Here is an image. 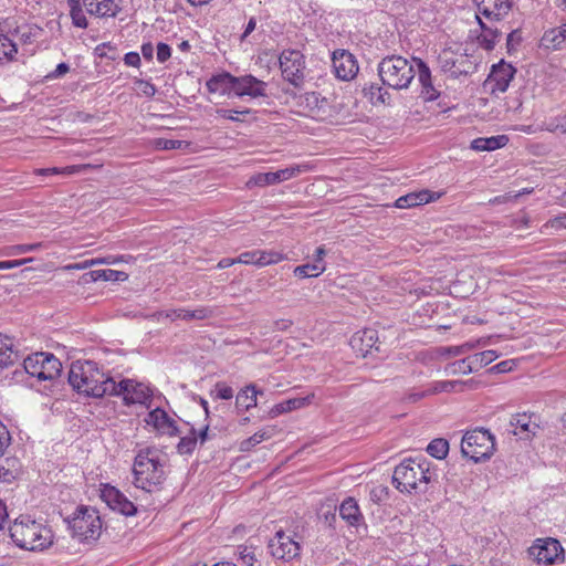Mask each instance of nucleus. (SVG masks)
I'll use <instances>...</instances> for the list:
<instances>
[{
	"instance_id": "1",
	"label": "nucleus",
	"mask_w": 566,
	"mask_h": 566,
	"mask_svg": "<svg viewBox=\"0 0 566 566\" xmlns=\"http://www.w3.org/2000/svg\"><path fill=\"white\" fill-rule=\"evenodd\" d=\"M69 384L81 395L102 398L115 389L114 378L93 360H76L69 371Z\"/></svg>"
},
{
	"instance_id": "2",
	"label": "nucleus",
	"mask_w": 566,
	"mask_h": 566,
	"mask_svg": "<svg viewBox=\"0 0 566 566\" xmlns=\"http://www.w3.org/2000/svg\"><path fill=\"white\" fill-rule=\"evenodd\" d=\"M9 532L18 547L31 552H43L54 543V533L48 524L25 515L17 517Z\"/></svg>"
},
{
	"instance_id": "3",
	"label": "nucleus",
	"mask_w": 566,
	"mask_h": 566,
	"mask_svg": "<svg viewBox=\"0 0 566 566\" xmlns=\"http://www.w3.org/2000/svg\"><path fill=\"white\" fill-rule=\"evenodd\" d=\"M436 475L431 463L423 458H409L402 460L394 470L392 482L402 493L426 492L428 484Z\"/></svg>"
},
{
	"instance_id": "4",
	"label": "nucleus",
	"mask_w": 566,
	"mask_h": 566,
	"mask_svg": "<svg viewBox=\"0 0 566 566\" xmlns=\"http://www.w3.org/2000/svg\"><path fill=\"white\" fill-rule=\"evenodd\" d=\"M294 107L295 114L328 125H339L344 119L343 106L318 92H306L300 95Z\"/></svg>"
},
{
	"instance_id": "5",
	"label": "nucleus",
	"mask_w": 566,
	"mask_h": 566,
	"mask_svg": "<svg viewBox=\"0 0 566 566\" xmlns=\"http://www.w3.org/2000/svg\"><path fill=\"white\" fill-rule=\"evenodd\" d=\"M133 474V483L136 488L147 492L159 489L165 480V471L157 451L151 449L139 451L135 457Z\"/></svg>"
},
{
	"instance_id": "6",
	"label": "nucleus",
	"mask_w": 566,
	"mask_h": 566,
	"mask_svg": "<svg viewBox=\"0 0 566 566\" xmlns=\"http://www.w3.org/2000/svg\"><path fill=\"white\" fill-rule=\"evenodd\" d=\"M122 10V0H70V15L75 27L86 29L85 12L96 19L115 18Z\"/></svg>"
},
{
	"instance_id": "7",
	"label": "nucleus",
	"mask_w": 566,
	"mask_h": 566,
	"mask_svg": "<svg viewBox=\"0 0 566 566\" xmlns=\"http://www.w3.org/2000/svg\"><path fill=\"white\" fill-rule=\"evenodd\" d=\"M382 83L391 88H407L415 77L411 63L402 56L384 59L378 66Z\"/></svg>"
},
{
	"instance_id": "8",
	"label": "nucleus",
	"mask_w": 566,
	"mask_h": 566,
	"mask_svg": "<svg viewBox=\"0 0 566 566\" xmlns=\"http://www.w3.org/2000/svg\"><path fill=\"white\" fill-rule=\"evenodd\" d=\"M495 450V440L489 430L467 431L462 438L461 452L464 457L479 462L491 458Z\"/></svg>"
},
{
	"instance_id": "9",
	"label": "nucleus",
	"mask_w": 566,
	"mask_h": 566,
	"mask_svg": "<svg viewBox=\"0 0 566 566\" xmlns=\"http://www.w3.org/2000/svg\"><path fill=\"white\" fill-rule=\"evenodd\" d=\"M69 524L73 537L80 541L97 539L102 533L101 516L93 507H78Z\"/></svg>"
},
{
	"instance_id": "10",
	"label": "nucleus",
	"mask_w": 566,
	"mask_h": 566,
	"mask_svg": "<svg viewBox=\"0 0 566 566\" xmlns=\"http://www.w3.org/2000/svg\"><path fill=\"white\" fill-rule=\"evenodd\" d=\"M281 75L294 87H301L305 81L306 60L297 49H284L277 56Z\"/></svg>"
},
{
	"instance_id": "11",
	"label": "nucleus",
	"mask_w": 566,
	"mask_h": 566,
	"mask_svg": "<svg viewBox=\"0 0 566 566\" xmlns=\"http://www.w3.org/2000/svg\"><path fill=\"white\" fill-rule=\"evenodd\" d=\"M24 370L39 380H53L62 371L61 361L51 353H34L23 361Z\"/></svg>"
},
{
	"instance_id": "12",
	"label": "nucleus",
	"mask_w": 566,
	"mask_h": 566,
	"mask_svg": "<svg viewBox=\"0 0 566 566\" xmlns=\"http://www.w3.org/2000/svg\"><path fill=\"white\" fill-rule=\"evenodd\" d=\"M268 549L270 555L284 563H291L300 558L302 546L291 532L277 530L269 539Z\"/></svg>"
},
{
	"instance_id": "13",
	"label": "nucleus",
	"mask_w": 566,
	"mask_h": 566,
	"mask_svg": "<svg viewBox=\"0 0 566 566\" xmlns=\"http://www.w3.org/2000/svg\"><path fill=\"white\" fill-rule=\"evenodd\" d=\"M530 556L538 565H554L565 559L564 548L555 538H537L528 548Z\"/></svg>"
},
{
	"instance_id": "14",
	"label": "nucleus",
	"mask_w": 566,
	"mask_h": 566,
	"mask_svg": "<svg viewBox=\"0 0 566 566\" xmlns=\"http://www.w3.org/2000/svg\"><path fill=\"white\" fill-rule=\"evenodd\" d=\"M109 396H119L123 398L125 405H146L151 396V389L137 380L134 379H122L115 381L114 391L109 392Z\"/></svg>"
},
{
	"instance_id": "15",
	"label": "nucleus",
	"mask_w": 566,
	"mask_h": 566,
	"mask_svg": "<svg viewBox=\"0 0 566 566\" xmlns=\"http://www.w3.org/2000/svg\"><path fill=\"white\" fill-rule=\"evenodd\" d=\"M515 73L516 69L512 64L506 63L503 60L500 61L497 64L492 66L491 72L484 82V90L492 95L506 92L510 83L515 76Z\"/></svg>"
},
{
	"instance_id": "16",
	"label": "nucleus",
	"mask_w": 566,
	"mask_h": 566,
	"mask_svg": "<svg viewBox=\"0 0 566 566\" xmlns=\"http://www.w3.org/2000/svg\"><path fill=\"white\" fill-rule=\"evenodd\" d=\"M101 499L113 511H117L125 516L136 514L135 504L129 501L118 489L109 484H102Z\"/></svg>"
},
{
	"instance_id": "17",
	"label": "nucleus",
	"mask_w": 566,
	"mask_h": 566,
	"mask_svg": "<svg viewBox=\"0 0 566 566\" xmlns=\"http://www.w3.org/2000/svg\"><path fill=\"white\" fill-rule=\"evenodd\" d=\"M213 314V311L209 307H198L196 310H188V308H171V310H165V311H158L153 314V318L156 322H164V321H202L206 318L211 317Z\"/></svg>"
},
{
	"instance_id": "18",
	"label": "nucleus",
	"mask_w": 566,
	"mask_h": 566,
	"mask_svg": "<svg viewBox=\"0 0 566 566\" xmlns=\"http://www.w3.org/2000/svg\"><path fill=\"white\" fill-rule=\"evenodd\" d=\"M481 382L475 379L468 380H440L432 384V386L421 394H415L409 396V400L418 401L426 395H433L439 392H463L465 390H474L480 387Z\"/></svg>"
},
{
	"instance_id": "19",
	"label": "nucleus",
	"mask_w": 566,
	"mask_h": 566,
	"mask_svg": "<svg viewBox=\"0 0 566 566\" xmlns=\"http://www.w3.org/2000/svg\"><path fill=\"white\" fill-rule=\"evenodd\" d=\"M335 75L344 81L354 78L358 72L355 56L346 50H336L332 57Z\"/></svg>"
},
{
	"instance_id": "20",
	"label": "nucleus",
	"mask_w": 566,
	"mask_h": 566,
	"mask_svg": "<svg viewBox=\"0 0 566 566\" xmlns=\"http://www.w3.org/2000/svg\"><path fill=\"white\" fill-rule=\"evenodd\" d=\"M145 421L160 434L175 437L178 433L176 421L161 408H155L148 412Z\"/></svg>"
},
{
	"instance_id": "21",
	"label": "nucleus",
	"mask_w": 566,
	"mask_h": 566,
	"mask_svg": "<svg viewBox=\"0 0 566 566\" xmlns=\"http://www.w3.org/2000/svg\"><path fill=\"white\" fill-rule=\"evenodd\" d=\"M378 343V333L374 328H365L356 332L349 340V345L356 356L366 357Z\"/></svg>"
},
{
	"instance_id": "22",
	"label": "nucleus",
	"mask_w": 566,
	"mask_h": 566,
	"mask_svg": "<svg viewBox=\"0 0 566 566\" xmlns=\"http://www.w3.org/2000/svg\"><path fill=\"white\" fill-rule=\"evenodd\" d=\"M512 9V0H481L479 12L490 21H499Z\"/></svg>"
},
{
	"instance_id": "23",
	"label": "nucleus",
	"mask_w": 566,
	"mask_h": 566,
	"mask_svg": "<svg viewBox=\"0 0 566 566\" xmlns=\"http://www.w3.org/2000/svg\"><path fill=\"white\" fill-rule=\"evenodd\" d=\"M103 164H78L71 165L66 167H52V168H36L33 174L36 176H51V175H63L71 176L75 174H81L87 171L90 169H101Z\"/></svg>"
},
{
	"instance_id": "24",
	"label": "nucleus",
	"mask_w": 566,
	"mask_h": 566,
	"mask_svg": "<svg viewBox=\"0 0 566 566\" xmlns=\"http://www.w3.org/2000/svg\"><path fill=\"white\" fill-rule=\"evenodd\" d=\"M437 198L433 192L430 190H421L418 192H410L405 196L399 197L394 206L398 209H408L421 205L429 203L434 201Z\"/></svg>"
},
{
	"instance_id": "25",
	"label": "nucleus",
	"mask_w": 566,
	"mask_h": 566,
	"mask_svg": "<svg viewBox=\"0 0 566 566\" xmlns=\"http://www.w3.org/2000/svg\"><path fill=\"white\" fill-rule=\"evenodd\" d=\"M541 46L557 51L566 43V22L557 28L548 29L541 38Z\"/></svg>"
},
{
	"instance_id": "26",
	"label": "nucleus",
	"mask_w": 566,
	"mask_h": 566,
	"mask_svg": "<svg viewBox=\"0 0 566 566\" xmlns=\"http://www.w3.org/2000/svg\"><path fill=\"white\" fill-rule=\"evenodd\" d=\"M314 397H315V395L312 392L305 397L291 398V399L282 401V402H279L270 409V416L276 417L282 413H286V412H290L293 410H297V409L307 407L308 405H311Z\"/></svg>"
},
{
	"instance_id": "27",
	"label": "nucleus",
	"mask_w": 566,
	"mask_h": 566,
	"mask_svg": "<svg viewBox=\"0 0 566 566\" xmlns=\"http://www.w3.org/2000/svg\"><path fill=\"white\" fill-rule=\"evenodd\" d=\"M208 426L200 429L199 431L193 428L190 432L184 436L177 444V451L179 454H191L197 448L198 441L205 442L207 439Z\"/></svg>"
},
{
	"instance_id": "28",
	"label": "nucleus",
	"mask_w": 566,
	"mask_h": 566,
	"mask_svg": "<svg viewBox=\"0 0 566 566\" xmlns=\"http://www.w3.org/2000/svg\"><path fill=\"white\" fill-rule=\"evenodd\" d=\"M286 260V254L275 250H256L250 252V264L268 266Z\"/></svg>"
},
{
	"instance_id": "29",
	"label": "nucleus",
	"mask_w": 566,
	"mask_h": 566,
	"mask_svg": "<svg viewBox=\"0 0 566 566\" xmlns=\"http://www.w3.org/2000/svg\"><path fill=\"white\" fill-rule=\"evenodd\" d=\"M419 82L421 84V97L427 102L436 101L440 93L433 87L431 83V74L429 67L419 61Z\"/></svg>"
},
{
	"instance_id": "30",
	"label": "nucleus",
	"mask_w": 566,
	"mask_h": 566,
	"mask_svg": "<svg viewBox=\"0 0 566 566\" xmlns=\"http://www.w3.org/2000/svg\"><path fill=\"white\" fill-rule=\"evenodd\" d=\"M510 139L506 135L479 137L472 140L471 148L476 151H492L505 147Z\"/></svg>"
},
{
	"instance_id": "31",
	"label": "nucleus",
	"mask_w": 566,
	"mask_h": 566,
	"mask_svg": "<svg viewBox=\"0 0 566 566\" xmlns=\"http://www.w3.org/2000/svg\"><path fill=\"white\" fill-rule=\"evenodd\" d=\"M235 84L237 83L234 82V77L232 75L229 73H222L212 76L207 82V88L210 93L213 94L228 95L231 87H233Z\"/></svg>"
},
{
	"instance_id": "32",
	"label": "nucleus",
	"mask_w": 566,
	"mask_h": 566,
	"mask_svg": "<svg viewBox=\"0 0 566 566\" xmlns=\"http://www.w3.org/2000/svg\"><path fill=\"white\" fill-rule=\"evenodd\" d=\"M339 515L350 526H357L363 518L359 506L356 500L353 497H347L342 502L339 507Z\"/></svg>"
},
{
	"instance_id": "33",
	"label": "nucleus",
	"mask_w": 566,
	"mask_h": 566,
	"mask_svg": "<svg viewBox=\"0 0 566 566\" xmlns=\"http://www.w3.org/2000/svg\"><path fill=\"white\" fill-rule=\"evenodd\" d=\"M21 473V463L17 458H6L0 461V482L12 483Z\"/></svg>"
},
{
	"instance_id": "34",
	"label": "nucleus",
	"mask_w": 566,
	"mask_h": 566,
	"mask_svg": "<svg viewBox=\"0 0 566 566\" xmlns=\"http://www.w3.org/2000/svg\"><path fill=\"white\" fill-rule=\"evenodd\" d=\"M479 20L480 27L482 29L481 34L478 36V43L481 48L486 51H491L494 49L496 42L501 36V32L496 28H492L485 24L479 15H476Z\"/></svg>"
},
{
	"instance_id": "35",
	"label": "nucleus",
	"mask_w": 566,
	"mask_h": 566,
	"mask_svg": "<svg viewBox=\"0 0 566 566\" xmlns=\"http://www.w3.org/2000/svg\"><path fill=\"white\" fill-rule=\"evenodd\" d=\"M85 282H96V281H125L128 279V274L123 271L117 270H94L86 274H84Z\"/></svg>"
},
{
	"instance_id": "36",
	"label": "nucleus",
	"mask_w": 566,
	"mask_h": 566,
	"mask_svg": "<svg viewBox=\"0 0 566 566\" xmlns=\"http://www.w3.org/2000/svg\"><path fill=\"white\" fill-rule=\"evenodd\" d=\"M15 355L17 354L12 338L0 334V368L12 365Z\"/></svg>"
},
{
	"instance_id": "37",
	"label": "nucleus",
	"mask_w": 566,
	"mask_h": 566,
	"mask_svg": "<svg viewBox=\"0 0 566 566\" xmlns=\"http://www.w3.org/2000/svg\"><path fill=\"white\" fill-rule=\"evenodd\" d=\"M511 426L514 428V434H525L526 437L533 432L535 423L532 421V416L525 412L516 413L511 419Z\"/></svg>"
},
{
	"instance_id": "38",
	"label": "nucleus",
	"mask_w": 566,
	"mask_h": 566,
	"mask_svg": "<svg viewBox=\"0 0 566 566\" xmlns=\"http://www.w3.org/2000/svg\"><path fill=\"white\" fill-rule=\"evenodd\" d=\"M17 54V43L8 35L0 33V64L14 61Z\"/></svg>"
},
{
	"instance_id": "39",
	"label": "nucleus",
	"mask_w": 566,
	"mask_h": 566,
	"mask_svg": "<svg viewBox=\"0 0 566 566\" xmlns=\"http://www.w3.org/2000/svg\"><path fill=\"white\" fill-rule=\"evenodd\" d=\"M476 358L468 356L463 359L453 361L449 364L446 368V371L451 375H468L470 373L476 371L475 363Z\"/></svg>"
},
{
	"instance_id": "40",
	"label": "nucleus",
	"mask_w": 566,
	"mask_h": 566,
	"mask_svg": "<svg viewBox=\"0 0 566 566\" xmlns=\"http://www.w3.org/2000/svg\"><path fill=\"white\" fill-rule=\"evenodd\" d=\"M326 271L325 263H307L294 268L293 273L298 279L317 277Z\"/></svg>"
},
{
	"instance_id": "41",
	"label": "nucleus",
	"mask_w": 566,
	"mask_h": 566,
	"mask_svg": "<svg viewBox=\"0 0 566 566\" xmlns=\"http://www.w3.org/2000/svg\"><path fill=\"white\" fill-rule=\"evenodd\" d=\"M153 146L155 149H158V150L189 149L191 146V143L185 142V140L156 138L153 140Z\"/></svg>"
},
{
	"instance_id": "42",
	"label": "nucleus",
	"mask_w": 566,
	"mask_h": 566,
	"mask_svg": "<svg viewBox=\"0 0 566 566\" xmlns=\"http://www.w3.org/2000/svg\"><path fill=\"white\" fill-rule=\"evenodd\" d=\"M427 452L436 459H444L449 452V442L446 439H433L427 447Z\"/></svg>"
},
{
	"instance_id": "43",
	"label": "nucleus",
	"mask_w": 566,
	"mask_h": 566,
	"mask_svg": "<svg viewBox=\"0 0 566 566\" xmlns=\"http://www.w3.org/2000/svg\"><path fill=\"white\" fill-rule=\"evenodd\" d=\"M308 170L307 165H292L290 167H286L284 169H280L277 171H274L276 184L290 180L296 176H298L302 172H305Z\"/></svg>"
},
{
	"instance_id": "44",
	"label": "nucleus",
	"mask_w": 566,
	"mask_h": 566,
	"mask_svg": "<svg viewBox=\"0 0 566 566\" xmlns=\"http://www.w3.org/2000/svg\"><path fill=\"white\" fill-rule=\"evenodd\" d=\"M15 32L18 33L20 41L23 43H32L42 33V29L38 25L24 24L18 27Z\"/></svg>"
},
{
	"instance_id": "45",
	"label": "nucleus",
	"mask_w": 566,
	"mask_h": 566,
	"mask_svg": "<svg viewBox=\"0 0 566 566\" xmlns=\"http://www.w3.org/2000/svg\"><path fill=\"white\" fill-rule=\"evenodd\" d=\"M42 247H43L42 242L31 243V244H17V245H12V247L7 248L6 251H4V254L6 255L23 254V253H28V252H32V251L39 250Z\"/></svg>"
},
{
	"instance_id": "46",
	"label": "nucleus",
	"mask_w": 566,
	"mask_h": 566,
	"mask_svg": "<svg viewBox=\"0 0 566 566\" xmlns=\"http://www.w3.org/2000/svg\"><path fill=\"white\" fill-rule=\"evenodd\" d=\"M472 357L476 358V361L474 364L476 366V369H479L491 364L499 356L495 350H484L481 353L473 354Z\"/></svg>"
},
{
	"instance_id": "47",
	"label": "nucleus",
	"mask_w": 566,
	"mask_h": 566,
	"mask_svg": "<svg viewBox=\"0 0 566 566\" xmlns=\"http://www.w3.org/2000/svg\"><path fill=\"white\" fill-rule=\"evenodd\" d=\"M211 395L217 399L229 400L233 397V389L226 382H217Z\"/></svg>"
},
{
	"instance_id": "48",
	"label": "nucleus",
	"mask_w": 566,
	"mask_h": 566,
	"mask_svg": "<svg viewBox=\"0 0 566 566\" xmlns=\"http://www.w3.org/2000/svg\"><path fill=\"white\" fill-rule=\"evenodd\" d=\"M548 229H554L556 231L560 229H566V213H559L558 216L549 219L543 226L541 231L545 232Z\"/></svg>"
},
{
	"instance_id": "49",
	"label": "nucleus",
	"mask_w": 566,
	"mask_h": 566,
	"mask_svg": "<svg viewBox=\"0 0 566 566\" xmlns=\"http://www.w3.org/2000/svg\"><path fill=\"white\" fill-rule=\"evenodd\" d=\"M250 182H253L254 185L260 186V187L275 185L276 184L275 174H274V171L273 172L270 171V172L255 174L250 179Z\"/></svg>"
},
{
	"instance_id": "50",
	"label": "nucleus",
	"mask_w": 566,
	"mask_h": 566,
	"mask_svg": "<svg viewBox=\"0 0 566 566\" xmlns=\"http://www.w3.org/2000/svg\"><path fill=\"white\" fill-rule=\"evenodd\" d=\"M266 84L258 81L255 77L250 75V98H256L264 95Z\"/></svg>"
},
{
	"instance_id": "51",
	"label": "nucleus",
	"mask_w": 566,
	"mask_h": 566,
	"mask_svg": "<svg viewBox=\"0 0 566 566\" xmlns=\"http://www.w3.org/2000/svg\"><path fill=\"white\" fill-rule=\"evenodd\" d=\"M234 82L237 83L231 87L228 93V96H243L248 94V81L245 78H237L234 77Z\"/></svg>"
},
{
	"instance_id": "52",
	"label": "nucleus",
	"mask_w": 566,
	"mask_h": 566,
	"mask_svg": "<svg viewBox=\"0 0 566 566\" xmlns=\"http://www.w3.org/2000/svg\"><path fill=\"white\" fill-rule=\"evenodd\" d=\"M277 56L274 52L264 51L258 56L256 63L270 70L271 65L276 63Z\"/></svg>"
},
{
	"instance_id": "53",
	"label": "nucleus",
	"mask_w": 566,
	"mask_h": 566,
	"mask_svg": "<svg viewBox=\"0 0 566 566\" xmlns=\"http://www.w3.org/2000/svg\"><path fill=\"white\" fill-rule=\"evenodd\" d=\"M216 113L221 118H226V119H230V120H239V122H243V119H241L239 116H245V114H247L245 111L239 112V111H234V109H224V108L217 109Z\"/></svg>"
},
{
	"instance_id": "54",
	"label": "nucleus",
	"mask_w": 566,
	"mask_h": 566,
	"mask_svg": "<svg viewBox=\"0 0 566 566\" xmlns=\"http://www.w3.org/2000/svg\"><path fill=\"white\" fill-rule=\"evenodd\" d=\"M11 436L6 424L0 420V454L10 446Z\"/></svg>"
},
{
	"instance_id": "55",
	"label": "nucleus",
	"mask_w": 566,
	"mask_h": 566,
	"mask_svg": "<svg viewBox=\"0 0 566 566\" xmlns=\"http://www.w3.org/2000/svg\"><path fill=\"white\" fill-rule=\"evenodd\" d=\"M136 84L140 93L147 97H153L157 92L155 85L148 81L137 80Z\"/></svg>"
},
{
	"instance_id": "56",
	"label": "nucleus",
	"mask_w": 566,
	"mask_h": 566,
	"mask_svg": "<svg viewBox=\"0 0 566 566\" xmlns=\"http://www.w3.org/2000/svg\"><path fill=\"white\" fill-rule=\"evenodd\" d=\"M171 56V49L168 44L166 43H158L157 45V60L158 62L160 63H165L166 61H168Z\"/></svg>"
},
{
	"instance_id": "57",
	"label": "nucleus",
	"mask_w": 566,
	"mask_h": 566,
	"mask_svg": "<svg viewBox=\"0 0 566 566\" xmlns=\"http://www.w3.org/2000/svg\"><path fill=\"white\" fill-rule=\"evenodd\" d=\"M129 259H133V256L128 255H108L105 258H98L99 264H117L123 262H128Z\"/></svg>"
},
{
	"instance_id": "58",
	"label": "nucleus",
	"mask_w": 566,
	"mask_h": 566,
	"mask_svg": "<svg viewBox=\"0 0 566 566\" xmlns=\"http://www.w3.org/2000/svg\"><path fill=\"white\" fill-rule=\"evenodd\" d=\"M124 63L127 66L138 67L140 65V56L137 52H128L124 56Z\"/></svg>"
},
{
	"instance_id": "59",
	"label": "nucleus",
	"mask_w": 566,
	"mask_h": 566,
	"mask_svg": "<svg viewBox=\"0 0 566 566\" xmlns=\"http://www.w3.org/2000/svg\"><path fill=\"white\" fill-rule=\"evenodd\" d=\"M294 322L291 318H280L274 321V328L280 332H286L293 326Z\"/></svg>"
},
{
	"instance_id": "60",
	"label": "nucleus",
	"mask_w": 566,
	"mask_h": 566,
	"mask_svg": "<svg viewBox=\"0 0 566 566\" xmlns=\"http://www.w3.org/2000/svg\"><path fill=\"white\" fill-rule=\"evenodd\" d=\"M9 520L7 504L0 499V531L4 530Z\"/></svg>"
},
{
	"instance_id": "61",
	"label": "nucleus",
	"mask_w": 566,
	"mask_h": 566,
	"mask_svg": "<svg viewBox=\"0 0 566 566\" xmlns=\"http://www.w3.org/2000/svg\"><path fill=\"white\" fill-rule=\"evenodd\" d=\"M142 54L143 56L147 60V61H151L153 60V55H154V46L151 43H144L142 45Z\"/></svg>"
},
{
	"instance_id": "62",
	"label": "nucleus",
	"mask_w": 566,
	"mask_h": 566,
	"mask_svg": "<svg viewBox=\"0 0 566 566\" xmlns=\"http://www.w3.org/2000/svg\"><path fill=\"white\" fill-rule=\"evenodd\" d=\"M271 436L266 431H262L261 433L256 432L252 437H250V444H258L263 440L269 439Z\"/></svg>"
},
{
	"instance_id": "63",
	"label": "nucleus",
	"mask_w": 566,
	"mask_h": 566,
	"mask_svg": "<svg viewBox=\"0 0 566 566\" xmlns=\"http://www.w3.org/2000/svg\"><path fill=\"white\" fill-rule=\"evenodd\" d=\"M70 70L69 65L66 63H60L57 64L55 71L50 75L51 77H60L67 73Z\"/></svg>"
},
{
	"instance_id": "64",
	"label": "nucleus",
	"mask_w": 566,
	"mask_h": 566,
	"mask_svg": "<svg viewBox=\"0 0 566 566\" xmlns=\"http://www.w3.org/2000/svg\"><path fill=\"white\" fill-rule=\"evenodd\" d=\"M247 399H248L247 389L242 388L240 390V392L237 395V400H235L237 407L238 408L244 407L245 409H248V405L244 406V402Z\"/></svg>"
}]
</instances>
